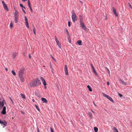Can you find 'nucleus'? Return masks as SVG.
Wrapping results in <instances>:
<instances>
[{"label": "nucleus", "mask_w": 132, "mask_h": 132, "mask_svg": "<svg viewBox=\"0 0 132 132\" xmlns=\"http://www.w3.org/2000/svg\"><path fill=\"white\" fill-rule=\"evenodd\" d=\"M2 3L4 7L5 10L6 11H9V9L7 7V6L5 4V3L3 1H2Z\"/></svg>", "instance_id": "5"}, {"label": "nucleus", "mask_w": 132, "mask_h": 132, "mask_svg": "<svg viewBox=\"0 0 132 132\" xmlns=\"http://www.w3.org/2000/svg\"><path fill=\"white\" fill-rule=\"evenodd\" d=\"M106 68L107 69V71H108V73L109 74H110V71H109V69H108V68Z\"/></svg>", "instance_id": "38"}, {"label": "nucleus", "mask_w": 132, "mask_h": 132, "mask_svg": "<svg viewBox=\"0 0 132 132\" xmlns=\"http://www.w3.org/2000/svg\"><path fill=\"white\" fill-rule=\"evenodd\" d=\"M10 98V100H11V101L13 103V102L12 100V99L11 98Z\"/></svg>", "instance_id": "49"}, {"label": "nucleus", "mask_w": 132, "mask_h": 132, "mask_svg": "<svg viewBox=\"0 0 132 132\" xmlns=\"http://www.w3.org/2000/svg\"><path fill=\"white\" fill-rule=\"evenodd\" d=\"M91 66L92 67V69H93V68H94V67H93V66L92 64H91Z\"/></svg>", "instance_id": "47"}, {"label": "nucleus", "mask_w": 132, "mask_h": 132, "mask_svg": "<svg viewBox=\"0 0 132 132\" xmlns=\"http://www.w3.org/2000/svg\"><path fill=\"white\" fill-rule=\"evenodd\" d=\"M51 58L53 60L55 61H56V60L53 57V56H52V55H51Z\"/></svg>", "instance_id": "34"}, {"label": "nucleus", "mask_w": 132, "mask_h": 132, "mask_svg": "<svg viewBox=\"0 0 132 132\" xmlns=\"http://www.w3.org/2000/svg\"><path fill=\"white\" fill-rule=\"evenodd\" d=\"M64 71L65 72V74L66 75H68V68L67 65H65L64 67Z\"/></svg>", "instance_id": "6"}, {"label": "nucleus", "mask_w": 132, "mask_h": 132, "mask_svg": "<svg viewBox=\"0 0 132 132\" xmlns=\"http://www.w3.org/2000/svg\"><path fill=\"white\" fill-rule=\"evenodd\" d=\"M45 89H46V86H45Z\"/></svg>", "instance_id": "54"}, {"label": "nucleus", "mask_w": 132, "mask_h": 132, "mask_svg": "<svg viewBox=\"0 0 132 132\" xmlns=\"http://www.w3.org/2000/svg\"><path fill=\"white\" fill-rule=\"evenodd\" d=\"M11 72L13 75L14 76H15L16 75V73L14 70H12L11 71Z\"/></svg>", "instance_id": "22"}, {"label": "nucleus", "mask_w": 132, "mask_h": 132, "mask_svg": "<svg viewBox=\"0 0 132 132\" xmlns=\"http://www.w3.org/2000/svg\"><path fill=\"white\" fill-rule=\"evenodd\" d=\"M5 70L6 71H7V70H8V69H7V68H5Z\"/></svg>", "instance_id": "51"}, {"label": "nucleus", "mask_w": 132, "mask_h": 132, "mask_svg": "<svg viewBox=\"0 0 132 132\" xmlns=\"http://www.w3.org/2000/svg\"><path fill=\"white\" fill-rule=\"evenodd\" d=\"M13 26V24L11 22L10 24V28H11Z\"/></svg>", "instance_id": "30"}, {"label": "nucleus", "mask_w": 132, "mask_h": 132, "mask_svg": "<svg viewBox=\"0 0 132 132\" xmlns=\"http://www.w3.org/2000/svg\"><path fill=\"white\" fill-rule=\"evenodd\" d=\"M55 40L56 41V43H57V44H58V43H60L59 42V41L57 40V37L56 36H55Z\"/></svg>", "instance_id": "23"}, {"label": "nucleus", "mask_w": 132, "mask_h": 132, "mask_svg": "<svg viewBox=\"0 0 132 132\" xmlns=\"http://www.w3.org/2000/svg\"><path fill=\"white\" fill-rule=\"evenodd\" d=\"M87 87L88 89L89 90L90 92H92V89L90 86L89 85H88L87 86Z\"/></svg>", "instance_id": "16"}, {"label": "nucleus", "mask_w": 132, "mask_h": 132, "mask_svg": "<svg viewBox=\"0 0 132 132\" xmlns=\"http://www.w3.org/2000/svg\"><path fill=\"white\" fill-rule=\"evenodd\" d=\"M57 45L60 48H61V44L60 43H58V44H57Z\"/></svg>", "instance_id": "31"}, {"label": "nucleus", "mask_w": 132, "mask_h": 132, "mask_svg": "<svg viewBox=\"0 0 132 132\" xmlns=\"http://www.w3.org/2000/svg\"><path fill=\"white\" fill-rule=\"evenodd\" d=\"M91 110L92 111V112L93 113H94V114H96V112L93 111L92 109Z\"/></svg>", "instance_id": "39"}, {"label": "nucleus", "mask_w": 132, "mask_h": 132, "mask_svg": "<svg viewBox=\"0 0 132 132\" xmlns=\"http://www.w3.org/2000/svg\"><path fill=\"white\" fill-rule=\"evenodd\" d=\"M119 81L122 85H124L125 86L127 85V84L125 82H124L123 80H122L121 79H119Z\"/></svg>", "instance_id": "9"}, {"label": "nucleus", "mask_w": 132, "mask_h": 132, "mask_svg": "<svg viewBox=\"0 0 132 132\" xmlns=\"http://www.w3.org/2000/svg\"><path fill=\"white\" fill-rule=\"evenodd\" d=\"M113 10L114 14L116 16H118V14L116 12V9L114 7H113Z\"/></svg>", "instance_id": "11"}, {"label": "nucleus", "mask_w": 132, "mask_h": 132, "mask_svg": "<svg viewBox=\"0 0 132 132\" xmlns=\"http://www.w3.org/2000/svg\"><path fill=\"white\" fill-rule=\"evenodd\" d=\"M24 18H25V21H28V19H27V17H26V16H24Z\"/></svg>", "instance_id": "36"}, {"label": "nucleus", "mask_w": 132, "mask_h": 132, "mask_svg": "<svg viewBox=\"0 0 132 132\" xmlns=\"http://www.w3.org/2000/svg\"><path fill=\"white\" fill-rule=\"evenodd\" d=\"M51 129V132H54V131L53 130V129L52 127L50 128Z\"/></svg>", "instance_id": "40"}, {"label": "nucleus", "mask_w": 132, "mask_h": 132, "mask_svg": "<svg viewBox=\"0 0 132 132\" xmlns=\"http://www.w3.org/2000/svg\"><path fill=\"white\" fill-rule=\"evenodd\" d=\"M80 27H81L83 29H84L85 30H86L87 28L85 26L84 23L81 22V21H80Z\"/></svg>", "instance_id": "4"}, {"label": "nucleus", "mask_w": 132, "mask_h": 132, "mask_svg": "<svg viewBox=\"0 0 132 132\" xmlns=\"http://www.w3.org/2000/svg\"><path fill=\"white\" fill-rule=\"evenodd\" d=\"M92 69L93 72L95 74V75H97V74L96 71H95V70L94 68H93V69Z\"/></svg>", "instance_id": "27"}, {"label": "nucleus", "mask_w": 132, "mask_h": 132, "mask_svg": "<svg viewBox=\"0 0 132 132\" xmlns=\"http://www.w3.org/2000/svg\"><path fill=\"white\" fill-rule=\"evenodd\" d=\"M76 15H75V21L76 20Z\"/></svg>", "instance_id": "52"}, {"label": "nucleus", "mask_w": 132, "mask_h": 132, "mask_svg": "<svg viewBox=\"0 0 132 132\" xmlns=\"http://www.w3.org/2000/svg\"><path fill=\"white\" fill-rule=\"evenodd\" d=\"M72 19L73 21V22H74V14L73 12H72Z\"/></svg>", "instance_id": "24"}, {"label": "nucleus", "mask_w": 132, "mask_h": 132, "mask_svg": "<svg viewBox=\"0 0 132 132\" xmlns=\"http://www.w3.org/2000/svg\"><path fill=\"white\" fill-rule=\"evenodd\" d=\"M40 79L42 82H43L44 85L45 86L46 85V83L44 79L42 77H40Z\"/></svg>", "instance_id": "7"}, {"label": "nucleus", "mask_w": 132, "mask_h": 132, "mask_svg": "<svg viewBox=\"0 0 132 132\" xmlns=\"http://www.w3.org/2000/svg\"><path fill=\"white\" fill-rule=\"evenodd\" d=\"M14 17H18L19 14L18 12L17 11H16L14 14Z\"/></svg>", "instance_id": "14"}, {"label": "nucleus", "mask_w": 132, "mask_h": 132, "mask_svg": "<svg viewBox=\"0 0 132 132\" xmlns=\"http://www.w3.org/2000/svg\"><path fill=\"white\" fill-rule=\"evenodd\" d=\"M22 10H23V12L25 13L26 14V12H25V11L22 8Z\"/></svg>", "instance_id": "46"}, {"label": "nucleus", "mask_w": 132, "mask_h": 132, "mask_svg": "<svg viewBox=\"0 0 132 132\" xmlns=\"http://www.w3.org/2000/svg\"><path fill=\"white\" fill-rule=\"evenodd\" d=\"M0 123L3 125L4 126H6L7 125V122L5 121H2L0 120Z\"/></svg>", "instance_id": "8"}, {"label": "nucleus", "mask_w": 132, "mask_h": 132, "mask_svg": "<svg viewBox=\"0 0 132 132\" xmlns=\"http://www.w3.org/2000/svg\"><path fill=\"white\" fill-rule=\"evenodd\" d=\"M28 5L29 7H30L31 6L30 3V1L29 0H28Z\"/></svg>", "instance_id": "26"}, {"label": "nucleus", "mask_w": 132, "mask_h": 132, "mask_svg": "<svg viewBox=\"0 0 132 132\" xmlns=\"http://www.w3.org/2000/svg\"><path fill=\"white\" fill-rule=\"evenodd\" d=\"M94 129L95 132H97L98 130V129L97 127H95L94 128Z\"/></svg>", "instance_id": "25"}, {"label": "nucleus", "mask_w": 132, "mask_h": 132, "mask_svg": "<svg viewBox=\"0 0 132 132\" xmlns=\"http://www.w3.org/2000/svg\"><path fill=\"white\" fill-rule=\"evenodd\" d=\"M76 44H78L80 45H82V41L81 40H79L77 41V42L76 43Z\"/></svg>", "instance_id": "12"}, {"label": "nucleus", "mask_w": 132, "mask_h": 132, "mask_svg": "<svg viewBox=\"0 0 132 132\" xmlns=\"http://www.w3.org/2000/svg\"><path fill=\"white\" fill-rule=\"evenodd\" d=\"M18 54L16 53H13L12 54V57L14 59L16 57V56Z\"/></svg>", "instance_id": "13"}, {"label": "nucleus", "mask_w": 132, "mask_h": 132, "mask_svg": "<svg viewBox=\"0 0 132 132\" xmlns=\"http://www.w3.org/2000/svg\"><path fill=\"white\" fill-rule=\"evenodd\" d=\"M88 114L89 115V116H90V117L91 118H92V113L91 112H88Z\"/></svg>", "instance_id": "28"}, {"label": "nucleus", "mask_w": 132, "mask_h": 132, "mask_svg": "<svg viewBox=\"0 0 132 132\" xmlns=\"http://www.w3.org/2000/svg\"><path fill=\"white\" fill-rule=\"evenodd\" d=\"M93 103L94 104V106H96V105L95 104V102H93Z\"/></svg>", "instance_id": "48"}, {"label": "nucleus", "mask_w": 132, "mask_h": 132, "mask_svg": "<svg viewBox=\"0 0 132 132\" xmlns=\"http://www.w3.org/2000/svg\"><path fill=\"white\" fill-rule=\"evenodd\" d=\"M118 94H119V96L120 97H121L122 96V95L121 94H120L119 93Z\"/></svg>", "instance_id": "42"}, {"label": "nucleus", "mask_w": 132, "mask_h": 132, "mask_svg": "<svg viewBox=\"0 0 132 132\" xmlns=\"http://www.w3.org/2000/svg\"><path fill=\"white\" fill-rule=\"evenodd\" d=\"M2 111L1 112V113L2 114H6V108L5 106H3Z\"/></svg>", "instance_id": "10"}, {"label": "nucleus", "mask_w": 132, "mask_h": 132, "mask_svg": "<svg viewBox=\"0 0 132 132\" xmlns=\"http://www.w3.org/2000/svg\"><path fill=\"white\" fill-rule=\"evenodd\" d=\"M26 25L28 29L29 28V24L28 21H25Z\"/></svg>", "instance_id": "17"}, {"label": "nucleus", "mask_w": 132, "mask_h": 132, "mask_svg": "<svg viewBox=\"0 0 132 132\" xmlns=\"http://www.w3.org/2000/svg\"><path fill=\"white\" fill-rule=\"evenodd\" d=\"M68 26L69 27H70V23L69 21L68 22Z\"/></svg>", "instance_id": "37"}, {"label": "nucleus", "mask_w": 132, "mask_h": 132, "mask_svg": "<svg viewBox=\"0 0 132 132\" xmlns=\"http://www.w3.org/2000/svg\"><path fill=\"white\" fill-rule=\"evenodd\" d=\"M18 18L17 17H14V21L16 23H17L18 22Z\"/></svg>", "instance_id": "18"}, {"label": "nucleus", "mask_w": 132, "mask_h": 132, "mask_svg": "<svg viewBox=\"0 0 132 132\" xmlns=\"http://www.w3.org/2000/svg\"><path fill=\"white\" fill-rule=\"evenodd\" d=\"M20 95H21V97L22 98H23V99H26L25 96V95L24 94H23L22 93H21L20 94Z\"/></svg>", "instance_id": "19"}, {"label": "nucleus", "mask_w": 132, "mask_h": 132, "mask_svg": "<svg viewBox=\"0 0 132 132\" xmlns=\"http://www.w3.org/2000/svg\"><path fill=\"white\" fill-rule=\"evenodd\" d=\"M106 84L108 85L109 86L110 84V83H109V81L107 82Z\"/></svg>", "instance_id": "43"}, {"label": "nucleus", "mask_w": 132, "mask_h": 132, "mask_svg": "<svg viewBox=\"0 0 132 132\" xmlns=\"http://www.w3.org/2000/svg\"><path fill=\"white\" fill-rule=\"evenodd\" d=\"M32 101H33V102H34V101H35V100H34V99H32Z\"/></svg>", "instance_id": "53"}, {"label": "nucleus", "mask_w": 132, "mask_h": 132, "mask_svg": "<svg viewBox=\"0 0 132 132\" xmlns=\"http://www.w3.org/2000/svg\"><path fill=\"white\" fill-rule=\"evenodd\" d=\"M128 5L130 7L131 9H132V7L131 6V4L129 3H128Z\"/></svg>", "instance_id": "32"}, {"label": "nucleus", "mask_w": 132, "mask_h": 132, "mask_svg": "<svg viewBox=\"0 0 132 132\" xmlns=\"http://www.w3.org/2000/svg\"><path fill=\"white\" fill-rule=\"evenodd\" d=\"M50 68H51V69H52V64H51V63H50Z\"/></svg>", "instance_id": "41"}, {"label": "nucleus", "mask_w": 132, "mask_h": 132, "mask_svg": "<svg viewBox=\"0 0 132 132\" xmlns=\"http://www.w3.org/2000/svg\"><path fill=\"white\" fill-rule=\"evenodd\" d=\"M40 84L41 82L40 80L38 78H37L33 80V81L31 84V85L32 86L35 87L38 86Z\"/></svg>", "instance_id": "2"}, {"label": "nucleus", "mask_w": 132, "mask_h": 132, "mask_svg": "<svg viewBox=\"0 0 132 132\" xmlns=\"http://www.w3.org/2000/svg\"><path fill=\"white\" fill-rule=\"evenodd\" d=\"M35 107L39 111V109L38 107V106L37 105H35Z\"/></svg>", "instance_id": "29"}, {"label": "nucleus", "mask_w": 132, "mask_h": 132, "mask_svg": "<svg viewBox=\"0 0 132 132\" xmlns=\"http://www.w3.org/2000/svg\"><path fill=\"white\" fill-rule=\"evenodd\" d=\"M103 95L104 96L107 98L108 99L112 102H113V100L110 96L106 94H105L104 93H103Z\"/></svg>", "instance_id": "3"}, {"label": "nucleus", "mask_w": 132, "mask_h": 132, "mask_svg": "<svg viewBox=\"0 0 132 132\" xmlns=\"http://www.w3.org/2000/svg\"><path fill=\"white\" fill-rule=\"evenodd\" d=\"M42 100L43 102L44 103H46L47 102V100L45 98H42Z\"/></svg>", "instance_id": "15"}, {"label": "nucleus", "mask_w": 132, "mask_h": 132, "mask_svg": "<svg viewBox=\"0 0 132 132\" xmlns=\"http://www.w3.org/2000/svg\"><path fill=\"white\" fill-rule=\"evenodd\" d=\"M113 130H114L115 132H118L117 129L116 127H114L113 128Z\"/></svg>", "instance_id": "21"}, {"label": "nucleus", "mask_w": 132, "mask_h": 132, "mask_svg": "<svg viewBox=\"0 0 132 132\" xmlns=\"http://www.w3.org/2000/svg\"><path fill=\"white\" fill-rule=\"evenodd\" d=\"M29 7V8L30 9V10L31 12L32 13L33 12V10H32V9L31 8V6H30V7Z\"/></svg>", "instance_id": "35"}, {"label": "nucleus", "mask_w": 132, "mask_h": 132, "mask_svg": "<svg viewBox=\"0 0 132 132\" xmlns=\"http://www.w3.org/2000/svg\"><path fill=\"white\" fill-rule=\"evenodd\" d=\"M27 0H22V1L23 2H25L27 1Z\"/></svg>", "instance_id": "50"}, {"label": "nucleus", "mask_w": 132, "mask_h": 132, "mask_svg": "<svg viewBox=\"0 0 132 132\" xmlns=\"http://www.w3.org/2000/svg\"><path fill=\"white\" fill-rule=\"evenodd\" d=\"M65 32H66V33H67L68 34V30L67 29H66Z\"/></svg>", "instance_id": "45"}, {"label": "nucleus", "mask_w": 132, "mask_h": 132, "mask_svg": "<svg viewBox=\"0 0 132 132\" xmlns=\"http://www.w3.org/2000/svg\"><path fill=\"white\" fill-rule=\"evenodd\" d=\"M33 26L34 27V26ZM33 30L35 34V35H36V30L35 28L34 27L33 28Z\"/></svg>", "instance_id": "20"}, {"label": "nucleus", "mask_w": 132, "mask_h": 132, "mask_svg": "<svg viewBox=\"0 0 132 132\" xmlns=\"http://www.w3.org/2000/svg\"><path fill=\"white\" fill-rule=\"evenodd\" d=\"M20 6L21 7H23L24 8L26 9V8H25V7H24V6H23V5L22 4H20Z\"/></svg>", "instance_id": "33"}, {"label": "nucleus", "mask_w": 132, "mask_h": 132, "mask_svg": "<svg viewBox=\"0 0 132 132\" xmlns=\"http://www.w3.org/2000/svg\"><path fill=\"white\" fill-rule=\"evenodd\" d=\"M29 57L30 59H31V56L30 54H29Z\"/></svg>", "instance_id": "44"}, {"label": "nucleus", "mask_w": 132, "mask_h": 132, "mask_svg": "<svg viewBox=\"0 0 132 132\" xmlns=\"http://www.w3.org/2000/svg\"><path fill=\"white\" fill-rule=\"evenodd\" d=\"M24 71V68H22L18 71L19 77L22 83H23L24 81V78L23 75Z\"/></svg>", "instance_id": "1"}]
</instances>
